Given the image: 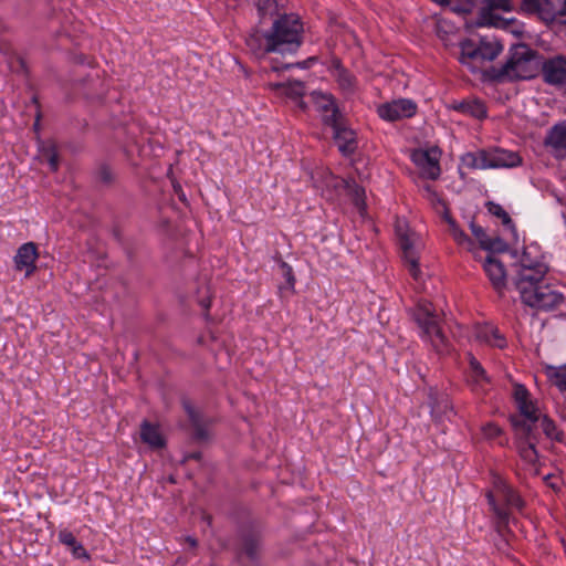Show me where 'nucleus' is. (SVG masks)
Segmentation results:
<instances>
[{
  "mask_svg": "<svg viewBox=\"0 0 566 566\" xmlns=\"http://www.w3.org/2000/svg\"><path fill=\"white\" fill-rule=\"evenodd\" d=\"M548 266L537 255L536 247L523 250L518 261L515 285L522 302L531 307L551 311L559 306L565 297L548 282Z\"/></svg>",
  "mask_w": 566,
  "mask_h": 566,
  "instance_id": "obj_1",
  "label": "nucleus"
},
{
  "mask_svg": "<svg viewBox=\"0 0 566 566\" xmlns=\"http://www.w3.org/2000/svg\"><path fill=\"white\" fill-rule=\"evenodd\" d=\"M303 23L295 14L275 19L269 30H253L245 39L250 52L256 57L268 53H294L302 43Z\"/></svg>",
  "mask_w": 566,
  "mask_h": 566,
  "instance_id": "obj_2",
  "label": "nucleus"
},
{
  "mask_svg": "<svg viewBox=\"0 0 566 566\" xmlns=\"http://www.w3.org/2000/svg\"><path fill=\"white\" fill-rule=\"evenodd\" d=\"M412 316L421 329V337L431 344L437 354L449 353V343L442 332L440 318L436 314L433 305L428 301L419 302L412 312Z\"/></svg>",
  "mask_w": 566,
  "mask_h": 566,
  "instance_id": "obj_3",
  "label": "nucleus"
},
{
  "mask_svg": "<svg viewBox=\"0 0 566 566\" xmlns=\"http://www.w3.org/2000/svg\"><path fill=\"white\" fill-rule=\"evenodd\" d=\"M488 502L495 515L497 531L501 532L510 523V509L521 511L524 501L505 481L496 479L492 491L486 493Z\"/></svg>",
  "mask_w": 566,
  "mask_h": 566,
  "instance_id": "obj_4",
  "label": "nucleus"
},
{
  "mask_svg": "<svg viewBox=\"0 0 566 566\" xmlns=\"http://www.w3.org/2000/svg\"><path fill=\"white\" fill-rule=\"evenodd\" d=\"M513 399L517 413L510 416V422L515 434H527L534 430L538 422V416L542 413L537 401L532 398L527 388L521 384H514Z\"/></svg>",
  "mask_w": 566,
  "mask_h": 566,
  "instance_id": "obj_5",
  "label": "nucleus"
},
{
  "mask_svg": "<svg viewBox=\"0 0 566 566\" xmlns=\"http://www.w3.org/2000/svg\"><path fill=\"white\" fill-rule=\"evenodd\" d=\"M460 63L467 65L471 72L478 73L486 62H492L500 55L503 46L497 41L483 39L475 43L473 40L467 39L460 43Z\"/></svg>",
  "mask_w": 566,
  "mask_h": 566,
  "instance_id": "obj_6",
  "label": "nucleus"
},
{
  "mask_svg": "<svg viewBox=\"0 0 566 566\" xmlns=\"http://www.w3.org/2000/svg\"><path fill=\"white\" fill-rule=\"evenodd\" d=\"M335 116V113L327 115L325 125L333 129V137L339 151L345 156L352 155L357 148L356 134L346 126L344 118L336 119Z\"/></svg>",
  "mask_w": 566,
  "mask_h": 566,
  "instance_id": "obj_7",
  "label": "nucleus"
},
{
  "mask_svg": "<svg viewBox=\"0 0 566 566\" xmlns=\"http://www.w3.org/2000/svg\"><path fill=\"white\" fill-rule=\"evenodd\" d=\"M396 234L398 238L399 247L402 251L405 264L408 268L410 275L418 281L421 276V271L419 269L418 263L419 259L406 224H402L400 221H397Z\"/></svg>",
  "mask_w": 566,
  "mask_h": 566,
  "instance_id": "obj_8",
  "label": "nucleus"
},
{
  "mask_svg": "<svg viewBox=\"0 0 566 566\" xmlns=\"http://www.w3.org/2000/svg\"><path fill=\"white\" fill-rule=\"evenodd\" d=\"M534 76L533 61L531 57L514 54L497 72L499 80L507 78L527 80Z\"/></svg>",
  "mask_w": 566,
  "mask_h": 566,
  "instance_id": "obj_9",
  "label": "nucleus"
},
{
  "mask_svg": "<svg viewBox=\"0 0 566 566\" xmlns=\"http://www.w3.org/2000/svg\"><path fill=\"white\" fill-rule=\"evenodd\" d=\"M417 112V105L410 99H397L384 103L377 107V114L387 122H396L402 118H409Z\"/></svg>",
  "mask_w": 566,
  "mask_h": 566,
  "instance_id": "obj_10",
  "label": "nucleus"
},
{
  "mask_svg": "<svg viewBox=\"0 0 566 566\" xmlns=\"http://www.w3.org/2000/svg\"><path fill=\"white\" fill-rule=\"evenodd\" d=\"M482 266L494 291L502 295L507 283L504 264L497 258L489 254Z\"/></svg>",
  "mask_w": 566,
  "mask_h": 566,
  "instance_id": "obj_11",
  "label": "nucleus"
},
{
  "mask_svg": "<svg viewBox=\"0 0 566 566\" xmlns=\"http://www.w3.org/2000/svg\"><path fill=\"white\" fill-rule=\"evenodd\" d=\"M560 2L562 0H522V7L526 12L536 13L543 20L553 21L558 14L563 15Z\"/></svg>",
  "mask_w": 566,
  "mask_h": 566,
  "instance_id": "obj_12",
  "label": "nucleus"
},
{
  "mask_svg": "<svg viewBox=\"0 0 566 566\" xmlns=\"http://www.w3.org/2000/svg\"><path fill=\"white\" fill-rule=\"evenodd\" d=\"M237 552L240 559L245 557L251 562H256L262 552L261 534L254 531L243 532Z\"/></svg>",
  "mask_w": 566,
  "mask_h": 566,
  "instance_id": "obj_13",
  "label": "nucleus"
},
{
  "mask_svg": "<svg viewBox=\"0 0 566 566\" xmlns=\"http://www.w3.org/2000/svg\"><path fill=\"white\" fill-rule=\"evenodd\" d=\"M412 160L421 168L422 175L428 179L439 178L441 169L439 166V153L436 149L419 150L413 153Z\"/></svg>",
  "mask_w": 566,
  "mask_h": 566,
  "instance_id": "obj_14",
  "label": "nucleus"
},
{
  "mask_svg": "<svg viewBox=\"0 0 566 566\" xmlns=\"http://www.w3.org/2000/svg\"><path fill=\"white\" fill-rule=\"evenodd\" d=\"M38 248L33 242L23 243L14 255V268L17 271H25V276L32 275L36 269Z\"/></svg>",
  "mask_w": 566,
  "mask_h": 566,
  "instance_id": "obj_15",
  "label": "nucleus"
},
{
  "mask_svg": "<svg viewBox=\"0 0 566 566\" xmlns=\"http://www.w3.org/2000/svg\"><path fill=\"white\" fill-rule=\"evenodd\" d=\"M544 144L555 158L566 157V120L554 125L547 133Z\"/></svg>",
  "mask_w": 566,
  "mask_h": 566,
  "instance_id": "obj_16",
  "label": "nucleus"
},
{
  "mask_svg": "<svg viewBox=\"0 0 566 566\" xmlns=\"http://www.w3.org/2000/svg\"><path fill=\"white\" fill-rule=\"evenodd\" d=\"M488 169L513 168L522 164L518 153L502 148L488 150Z\"/></svg>",
  "mask_w": 566,
  "mask_h": 566,
  "instance_id": "obj_17",
  "label": "nucleus"
},
{
  "mask_svg": "<svg viewBox=\"0 0 566 566\" xmlns=\"http://www.w3.org/2000/svg\"><path fill=\"white\" fill-rule=\"evenodd\" d=\"M516 437L520 457L527 464L535 467L538 461V453L536 450L538 434L532 430L527 434H516Z\"/></svg>",
  "mask_w": 566,
  "mask_h": 566,
  "instance_id": "obj_18",
  "label": "nucleus"
},
{
  "mask_svg": "<svg viewBox=\"0 0 566 566\" xmlns=\"http://www.w3.org/2000/svg\"><path fill=\"white\" fill-rule=\"evenodd\" d=\"M271 88L279 94L285 95L289 98L297 102L300 108H305V103L302 97L305 94V85L301 81H289L287 83H273L270 84Z\"/></svg>",
  "mask_w": 566,
  "mask_h": 566,
  "instance_id": "obj_19",
  "label": "nucleus"
},
{
  "mask_svg": "<svg viewBox=\"0 0 566 566\" xmlns=\"http://www.w3.org/2000/svg\"><path fill=\"white\" fill-rule=\"evenodd\" d=\"M184 408L193 429V438L203 441L208 438V430L201 413L189 402L184 401Z\"/></svg>",
  "mask_w": 566,
  "mask_h": 566,
  "instance_id": "obj_20",
  "label": "nucleus"
},
{
  "mask_svg": "<svg viewBox=\"0 0 566 566\" xmlns=\"http://www.w3.org/2000/svg\"><path fill=\"white\" fill-rule=\"evenodd\" d=\"M140 439L153 449H160L165 447V440L159 428L146 420L143 421L140 426Z\"/></svg>",
  "mask_w": 566,
  "mask_h": 566,
  "instance_id": "obj_21",
  "label": "nucleus"
},
{
  "mask_svg": "<svg viewBox=\"0 0 566 566\" xmlns=\"http://www.w3.org/2000/svg\"><path fill=\"white\" fill-rule=\"evenodd\" d=\"M59 541L70 548L72 555L77 559H90V554L85 547L77 542L73 533L66 528L59 532Z\"/></svg>",
  "mask_w": 566,
  "mask_h": 566,
  "instance_id": "obj_22",
  "label": "nucleus"
},
{
  "mask_svg": "<svg viewBox=\"0 0 566 566\" xmlns=\"http://www.w3.org/2000/svg\"><path fill=\"white\" fill-rule=\"evenodd\" d=\"M476 338L496 348H504L506 346L505 337L500 334L499 329L492 325L479 327L476 331Z\"/></svg>",
  "mask_w": 566,
  "mask_h": 566,
  "instance_id": "obj_23",
  "label": "nucleus"
},
{
  "mask_svg": "<svg viewBox=\"0 0 566 566\" xmlns=\"http://www.w3.org/2000/svg\"><path fill=\"white\" fill-rule=\"evenodd\" d=\"M453 108L476 119L486 117V107L480 99H465L455 104Z\"/></svg>",
  "mask_w": 566,
  "mask_h": 566,
  "instance_id": "obj_24",
  "label": "nucleus"
},
{
  "mask_svg": "<svg viewBox=\"0 0 566 566\" xmlns=\"http://www.w3.org/2000/svg\"><path fill=\"white\" fill-rule=\"evenodd\" d=\"M541 428L544 434L552 440H556L562 442L564 440V432L559 430L553 419H551L547 415L541 413L538 416V422L534 428V431L537 433V429Z\"/></svg>",
  "mask_w": 566,
  "mask_h": 566,
  "instance_id": "obj_25",
  "label": "nucleus"
},
{
  "mask_svg": "<svg viewBox=\"0 0 566 566\" xmlns=\"http://www.w3.org/2000/svg\"><path fill=\"white\" fill-rule=\"evenodd\" d=\"M470 229H471L472 234L479 241L480 247L482 249L488 250V251L500 249L502 241L499 238H495V239L490 238L486 234L485 230L481 226H479L472 221L470 223Z\"/></svg>",
  "mask_w": 566,
  "mask_h": 566,
  "instance_id": "obj_26",
  "label": "nucleus"
},
{
  "mask_svg": "<svg viewBox=\"0 0 566 566\" xmlns=\"http://www.w3.org/2000/svg\"><path fill=\"white\" fill-rule=\"evenodd\" d=\"M40 156L48 161L50 169L56 171L59 169V154L56 145L52 140L41 142L39 145Z\"/></svg>",
  "mask_w": 566,
  "mask_h": 566,
  "instance_id": "obj_27",
  "label": "nucleus"
},
{
  "mask_svg": "<svg viewBox=\"0 0 566 566\" xmlns=\"http://www.w3.org/2000/svg\"><path fill=\"white\" fill-rule=\"evenodd\" d=\"M488 150L467 153L462 156V163L469 169H488Z\"/></svg>",
  "mask_w": 566,
  "mask_h": 566,
  "instance_id": "obj_28",
  "label": "nucleus"
},
{
  "mask_svg": "<svg viewBox=\"0 0 566 566\" xmlns=\"http://www.w3.org/2000/svg\"><path fill=\"white\" fill-rule=\"evenodd\" d=\"M446 221L449 224V229H450L451 235L453 237L454 241L459 245H461L468 250H472L474 247L473 241L464 233L463 230H461L459 228L455 220L453 218H451L449 214H447Z\"/></svg>",
  "mask_w": 566,
  "mask_h": 566,
  "instance_id": "obj_29",
  "label": "nucleus"
},
{
  "mask_svg": "<svg viewBox=\"0 0 566 566\" xmlns=\"http://www.w3.org/2000/svg\"><path fill=\"white\" fill-rule=\"evenodd\" d=\"M316 103L319 107V109L323 112V122L325 123V118L327 115H333L335 113V117L336 119H342L344 118L343 115L340 114L336 103H335V99L333 98L332 95H324V94H321L317 99H316Z\"/></svg>",
  "mask_w": 566,
  "mask_h": 566,
  "instance_id": "obj_30",
  "label": "nucleus"
},
{
  "mask_svg": "<svg viewBox=\"0 0 566 566\" xmlns=\"http://www.w3.org/2000/svg\"><path fill=\"white\" fill-rule=\"evenodd\" d=\"M545 374L560 391H566V364L559 367L547 366Z\"/></svg>",
  "mask_w": 566,
  "mask_h": 566,
  "instance_id": "obj_31",
  "label": "nucleus"
},
{
  "mask_svg": "<svg viewBox=\"0 0 566 566\" xmlns=\"http://www.w3.org/2000/svg\"><path fill=\"white\" fill-rule=\"evenodd\" d=\"M284 0H258L256 8L261 21L266 17L273 18L277 14L279 8L283 7Z\"/></svg>",
  "mask_w": 566,
  "mask_h": 566,
  "instance_id": "obj_32",
  "label": "nucleus"
},
{
  "mask_svg": "<svg viewBox=\"0 0 566 566\" xmlns=\"http://www.w3.org/2000/svg\"><path fill=\"white\" fill-rule=\"evenodd\" d=\"M345 184H346L348 193L352 197L353 203L358 209V211L363 214V212L366 209L364 188L358 186L355 182H353V184L345 182Z\"/></svg>",
  "mask_w": 566,
  "mask_h": 566,
  "instance_id": "obj_33",
  "label": "nucleus"
},
{
  "mask_svg": "<svg viewBox=\"0 0 566 566\" xmlns=\"http://www.w3.org/2000/svg\"><path fill=\"white\" fill-rule=\"evenodd\" d=\"M468 359H469L471 376H472L473 380L479 385H483L484 382L488 384L489 377L486 375L485 369L480 364V361L470 353L468 354Z\"/></svg>",
  "mask_w": 566,
  "mask_h": 566,
  "instance_id": "obj_34",
  "label": "nucleus"
},
{
  "mask_svg": "<svg viewBox=\"0 0 566 566\" xmlns=\"http://www.w3.org/2000/svg\"><path fill=\"white\" fill-rule=\"evenodd\" d=\"M488 210L491 214L500 218L502 220V223L514 230V223L511 219V217L509 216V213L503 209V207L499 203H495V202H489L488 203Z\"/></svg>",
  "mask_w": 566,
  "mask_h": 566,
  "instance_id": "obj_35",
  "label": "nucleus"
},
{
  "mask_svg": "<svg viewBox=\"0 0 566 566\" xmlns=\"http://www.w3.org/2000/svg\"><path fill=\"white\" fill-rule=\"evenodd\" d=\"M95 177L98 182L105 186H109L115 181V174L107 164H101L97 167Z\"/></svg>",
  "mask_w": 566,
  "mask_h": 566,
  "instance_id": "obj_36",
  "label": "nucleus"
},
{
  "mask_svg": "<svg viewBox=\"0 0 566 566\" xmlns=\"http://www.w3.org/2000/svg\"><path fill=\"white\" fill-rule=\"evenodd\" d=\"M449 412H452V406L448 397H442L431 407V415L437 419L441 418L442 416H448Z\"/></svg>",
  "mask_w": 566,
  "mask_h": 566,
  "instance_id": "obj_37",
  "label": "nucleus"
},
{
  "mask_svg": "<svg viewBox=\"0 0 566 566\" xmlns=\"http://www.w3.org/2000/svg\"><path fill=\"white\" fill-rule=\"evenodd\" d=\"M485 2H486V7L482 9L483 19L486 18V14L491 10H502V11L511 10L510 0H485Z\"/></svg>",
  "mask_w": 566,
  "mask_h": 566,
  "instance_id": "obj_38",
  "label": "nucleus"
},
{
  "mask_svg": "<svg viewBox=\"0 0 566 566\" xmlns=\"http://www.w3.org/2000/svg\"><path fill=\"white\" fill-rule=\"evenodd\" d=\"M337 81L339 86L347 92H352L355 87V77L346 70L340 69L338 71Z\"/></svg>",
  "mask_w": 566,
  "mask_h": 566,
  "instance_id": "obj_39",
  "label": "nucleus"
},
{
  "mask_svg": "<svg viewBox=\"0 0 566 566\" xmlns=\"http://www.w3.org/2000/svg\"><path fill=\"white\" fill-rule=\"evenodd\" d=\"M482 432L486 439H496L502 434V429L497 424L489 422L482 427Z\"/></svg>",
  "mask_w": 566,
  "mask_h": 566,
  "instance_id": "obj_40",
  "label": "nucleus"
},
{
  "mask_svg": "<svg viewBox=\"0 0 566 566\" xmlns=\"http://www.w3.org/2000/svg\"><path fill=\"white\" fill-rule=\"evenodd\" d=\"M282 268L285 271V276H286L287 283L293 289L294 283H295V277L293 275L292 268L290 265H287L286 263H283Z\"/></svg>",
  "mask_w": 566,
  "mask_h": 566,
  "instance_id": "obj_41",
  "label": "nucleus"
},
{
  "mask_svg": "<svg viewBox=\"0 0 566 566\" xmlns=\"http://www.w3.org/2000/svg\"><path fill=\"white\" fill-rule=\"evenodd\" d=\"M293 64L292 63H276V62H273L271 63V70L274 71V72H280L282 70H287L290 67H292Z\"/></svg>",
  "mask_w": 566,
  "mask_h": 566,
  "instance_id": "obj_42",
  "label": "nucleus"
},
{
  "mask_svg": "<svg viewBox=\"0 0 566 566\" xmlns=\"http://www.w3.org/2000/svg\"><path fill=\"white\" fill-rule=\"evenodd\" d=\"M174 190L178 195L180 200H185V193L182 191V188L179 184H174Z\"/></svg>",
  "mask_w": 566,
  "mask_h": 566,
  "instance_id": "obj_43",
  "label": "nucleus"
},
{
  "mask_svg": "<svg viewBox=\"0 0 566 566\" xmlns=\"http://www.w3.org/2000/svg\"><path fill=\"white\" fill-rule=\"evenodd\" d=\"M186 542L189 544L190 547L196 548L198 545V542L196 538L188 536L186 537Z\"/></svg>",
  "mask_w": 566,
  "mask_h": 566,
  "instance_id": "obj_44",
  "label": "nucleus"
},
{
  "mask_svg": "<svg viewBox=\"0 0 566 566\" xmlns=\"http://www.w3.org/2000/svg\"><path fill=\"white\" fill-rule=\"evenodd\" d=\"M202 305L208 308L209 307V303H206V302H202Z\"/></svg>",
  "mask_w": 566,
  "mask_h": 566,
  "instance_id": "obj_45",
  "label": "nucleus"
}]
</instances>
